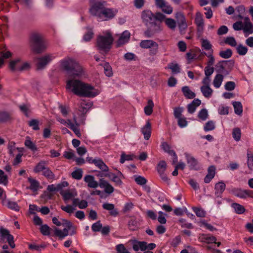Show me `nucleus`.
I'll use <instances>...</instances> for the list:
<instances>
[{
    "label": "nucleus",
    "instance_id": "obj_1",
    "mask_svg": "<svg viewBox=\"0 0 253 253\" xmlns=\"http://www.w3.org/2000/svg\"><path fill=\"white\" fill-rule=\"evenodd\" d=\"M141 18L145 25H151L144 33L145 37L151 38L156 34L162 31L161 22L165 19V15L164 14L160 12L154 14L151 10L146 9L142 11Z\"/></svg>",
    "mask_w": 253,
    "mask_h": 253
},
{
    "label": "nucleus",
    "instance_id": "obj_2",
    "mask_svg": "<svg viewBox=\"0 0 253 253\" xmlns=\"http://www.w3.org/2000/svg\"><path fill=\"white\" fill-rule=\"evenodd\" d=\"M105 1L94 0H90L89 12L90 14L96 18L98 21L110 20L116 16L118 10L116 8H109L106 6Z\"/></svg>",
    "mask_w": 253,
    "mask_h": 253
},
{
    "label": "nucleus",
    "instance_id": "obj_3",
    "mask_svg": "<svg viewBox=\"0 0 253 253\" xmlns=\"http://www.w3.org/2000/svg\"><path fill=\"white\" fill-rule=\"evenodd\" d=\"M66 88L81 96L92 97L98 94L97 91L93 86L78 80H69L67 82Z\"/></svg>",
    "mask_w": 253,
    "mask_h": 253
},
{
    "label": "nucleus",
    "instance_id": "obj_4",
    "mask_svg": "<svg viewBox=\"0 0 253 253\" xmlns=\"http://www.w3.org/2000/svg\"><path fill=\"white\" fill-rule=\"evenodd\" d=\"M60 68L71 78L80 77L84 74L83 67L75 59L66 57L60 61Z\"/></svg>",
    "mask_w": 253,
    "mask_h": 253
},
{
    "label": "nucleus",
    "instance_id": "obj_5",
    "mask_svg": "<svg viewBox=\"0 0 253 253\" xmlns=\"http://www.w3.org/2000/svg\"><path fill=\"white\" fill-rule=\"evenodd\" d=\"M62 223L56 217L52 218V222L56 226L63 225L65 226L64 229L61 230L56 227H54V234L60 239H63L68 236L74 235L76 233V227L74 226L71 222L66 219H62Z\"/></svg>",
    "mask_w": 253,
    "mask_h": 253
},
{
    "label": "nucleus",
    "instance_id": "obj_6",
    "mask_svg": "<svg viewBox=\"0 0 253 253\" xmlns=\"http://www.w3.org/2000/svg\"><path fill=\"white\" fill-rule=\"evenodd\" d=\"M29 45L31 50L37 54L43 52L47 46L42 36L37 33H33L30 35Z\"/></svg>",
    "mask_w": 253,
    "mask_h": 253
},
{
    "label": "nucleus",
    "instance_id": "obj_7",
    "mask_svg": "<svg viewBox=\"0 0 253 253\" xmlns=\"http://www.w3.org/2000/svg\"><path fill=\"white\" fill-rule=\"evenodd\" d=\"M113 42V38L110 33H107L105 36H99L96 39V47L100 51L108 52L111 48Z\"/></svg>",
    "mask_w": 253,
    "mask_h": 253
},
{
    "label": "nucleus",
    "instance_id": "obj_8",
    "mask_svg": "<svg viewBox=\"0 0 253 253\" xmlns=\"http://www.w3.org/2000/svg\"><path fill=\"white\" fill-rule=\"evenodd\" d=\"M8 67L13 72H22L29 70L30 68V65L27 62H23L21 58L18 57L10 60Z\"/></svg>",
    "mask_w": 253,
    "mask_h": 253
},
{
    "label": "nucleus",
    "instance_id": "obj_9",
    "mask_svg": "<svg viewBox=\"0 0 253 253\" xmlns=\"http://www.w3.org/2000/svg\"><path fill=\"white\" fill-rule=\"evenodd\" d=\"M244 23L242 21H237L233 24V28L236 31L243 30L244 33L252 34L253 33V25L249 17H245Z\"/></svg>",
    "mask_w": 253,
    "mask_h": 253
},
{
    "label": "nucleus",
    "instance_id": "obj_10",
    "mask_svg": "<svg viewBox=\"0 0 253 253\" xmlns=\"http://www.w3.org/2000/svg\"><path fill=\"white\" fill-rule=\"evenodd\" d=\"M55 57L52 54H46L38 58L37 68L39 69H42L49 63Z\"/></svg>",
    "mask_w": 253,
    "mask_h": 253
},
{
    "label": "nucleus",
    "instance_id": "obj_11",
    "mask_svg": "<svg viewBox=\"0 0 253 253\" xmlns=\"http://www.w3.org/2000/svg\"><path fill=\"white\" fill-rule=\"evenodd\" d=\"M0 236H1V239H6V241L11 248H15V244L14 242L13 236L10 234L8 230L4 229L3 227H0Z\"/></svg>",
    "mask_w": 253,
    "mask_h": 253
},
{
    "label": "nucleus",
    "instance_id": "obj_12",
    "mask_svg": "<svg viewBox=\"0 0 253 253\" xmlns=\"http://www.w3.org/2000/svg\"><path fill=\"white\" fill-rule=\"evenodd\" d=\"M231 192L235 196L240 198L245 199L247 197L253 198V191L250 190L233 188L231 190Z\"/></svg>",
    "mask_w": 253,
    "mask_h": 253
},
{
    "label": "nucleus",
    "instance_id": "obj_13",
    "mask_svg": "<svg viewBox=\"0 0 253 253\" xmlns=\"http://www.w3.org/2000/svg\"><path fill=\"white\" fill-rule=\"evenodd\" d=\"M175 18L178 24L180 32L184 31L187 28L185 16L181 12H176L175 14Z\"/></svg>",
    "mask_w": 253,
    "mask_h": 253
},
{
    "label": "nucleus",
    "instance_id": "obj_14",
    "mask_svg": "<svg viewBox=\"0 0 253 253\" xmlns=\"http://www.w3.org/2000/svg\"><path fill=\"white\" fill-rule=\"evenodd\" d=\"M140 46L142 48L153 47V53L155 54L158 52V44L152 40H143L140 43Z\"/></svg>",
    "mask_w": 253,
    "mask_h": 253
},
{
    "label": "nucleus",
    "instance_id": "obj_15",
    "mask_svg": "<svg viewBox=\"0 0 253 253\" xmlns=\"http://www.w3.org/2000/svg\"><path fill=\"white\" fill-rule=\"evenodd\" d=\"M99 186L100 188L104 189L105 193L109 194L112 193L114 191L113 187L103 178L100 179Z\"/></svg>",
    "mask_w": 253,
    "mask_h": 253
},
{
    "label": "nucleus",
    "instance_id": "obj_16",
    "mask_svg": "<svg viewBox=\"0 0 253 253\" xmlns=\"http://www.w3.org/2000/svg\"><path fill=\"white\" fill-rule=\"evenodd\" d=\"M130 34L128 31H124L117 42V46H120L128 42L130 39Z\"/></svg>",
    "mask_w": 253,
    "mask_h": 253
},
{
    "label": "nucleus",
    "instance_id": "obj_17",
    "mask_svg": "<svg viewBox=\"0 0 253 253\" xmlns=\"http://www.w3.org/2000/svg\"><path fill=\"white\" fill-rule=\"evenodd\" d=\"M226 185L222 182L220 181L216 183L214 186L215 195L216 197H221L222 194L225 189Z\"/></svg>",
    "mask_w": 253,
    "mask_h": 253
},
{
    "label": "nucleus",
    "instance_id": "obj_18",
    "mask_svg": "<svg viewBox=\"0 0 253 253\" xmlns=\"http://www.w3.org/2000/svg\"><path fill=\"white\" fill-rule=\"evenodd\" d=\"M84 181L87 183L88 187L96 188L99 186V183L95 180L94 177L92 175H85L84 177Z\"/></svg>",
    "mask_w": 253,
    "mask_h": 253
},
{
    "label": "nucleus",
    "instance_id": "obj_19",
    "mask_svg": "<svg viewBox=\"0 0 253 253\" xmlns=\"http://www.w3.org/2000/svg\"><path fill=\"white\" fill-rule=\"evenodd\" d=\"M141 132L146 140L150 138L151 134V124L149 121H148L146 125L141 128Z\"/></svg>",
    "mask_w": 253,
    "mask_h": 253
},
{
    "label": "nucleus",
    "instance_id": "obj_20",
    "mask_svg": "<svg viewBox=\"0 0 253 253\" xmlns=\"http://www.w3.org/2000/svg\"><path fill=\"white\" fill-rule=\"evenodd\" d=\"M65 201L72 200L77 195V192L74 190H68L61 193Z\"/></svg>",
    "mask_w": 253,
    "mask_h": 253
},
{
    "label": "nucleus",
    "instance_id": "obj_21",
    "mask_svg": "<svg viewBox=\"0 0 253 253\" xmlns=\"http://www.w3.org/2000/svg\"><path fill=\"white\" fill-rule=\"evenodd\" d=\"M181 91L184 96L186 99H193L195 97L196 94L190 90V88L188 86H184L181 88Z\"/></svg>",
    "mask_w": 253,
    "mask_h": 253
},
{
    "label": "nucleus",
    "instance_id": "obj_22",
    "mask_svg": "<svg viewBox=\"0 0 253 253\" xmlns=\"http://www.w3.org/2000/svg\"><path fill=\"white\" fill-rule=\"evenodd\" d=\"M201 103L200 100L194 99L191 103L187 105L188 112L190 114H193L195 111L196 107L199 106Z\"/></svg>",
    "mask_w": 253,
    "mask_h": 253
},
{
    "label": "nucleus",
    "instance_id": "obj_23",
    "mask_svg": "<svg viewBox=\"0 0 253 253\" xmlns=\"http://www.w3.org/2000/svg\"><path fill=\"white\" fill-rule=\"evenodd\" d=\"M2 204L6 205L9 209L14 210L16 211H19V207L16 203L12 201H10L6 199V196H4V198L2 199Z\"/></svg>",
    "mask_w": 253,
    "mask_h": 253
},
{
    "label": "nucleus",
    "instance_id": "obj_24",
    "mask_svg": "<svg viewBox=\"0 0 253 253\" xmlns=\"http://www.w3.org/2000/svg\"><path fill=\"white\" fill-rule=\"evenodd\" d=\"M73 206L78 207L80 209H83L86 208L88 206L87 202L85 200H80L78 198L73 199Z\"/></svg>",
    "mask_w": 253,
    "mask_h": 253
},
{
    "label": "nucleus",
    "instance_id": "obj_25",
    "mask_svg": "<svg viewBox=\"0 0 253 253\" xmlns=\"http://www.w3.org/2000/svg\"><path fill=\"white\" fill-rule=\"evenodd\" d=\"M93 164L103 172H107L109 170L108 167L100 159H97L96 161L93 162Z\"/></svg>",
    "mask_w": 253,
    "mask_h": 253
},
{
    "label": "nucleus",
    "instance_id": "obj_26",
    "mask_svg": "<svg viewBox=\"0 0 253 253\" xmlns=\"http://www.w3.org/2000/svg\"><path fill=\"white\" fill-rule=\"evenodd\" d=\"M92 104L91 102L82 100L80 103V111L83 114H85L88 109L91 107Z\"/></svg>",
    "mask_w": 253,
    "mask_h": 253
},
{
    "label": "nucleus",
    "instance_id": "obj_27",
    "mask_svg": "<svg viewBox=\"0 0 253 253\" xmlns=\"http://www.w3.org/2000/svg\"><path fill=\"white\" fill-rule=\"evenodd\" d=\"M216 71L218 72L225 75H228L229 74V71L225 69L226 68V65L225 63V61L219 62L216 65Z\"/></svg>",
    "mask_w": 253,
    "mask_h": 253
},
{
    "label": "nucleus",
    "instance_id": "obj_28",
    "mask_svg": "<svg viewBox=\"0 0 253 253\" xmlns=\"http://www.w3.org/2000/svg\"><path fill=\"white\" fill-rule=\"evenodd\" d=\"M12 120L11 114L5 111H0V123H5Z\"/></svg>",
    "mask_w": 253,
    "mask_h": 253
},
{
    "label": "nucleus",
    "instance_id": "obj_29",
    "mask_svg": "<svg viewBox=\"0 0 253 253\" xmlns=\"http://www.w3.org/2000/svg\"><path fill=\"white\" fill-rule=\"evenodd\" d=\"M47 162L44 161H41L35 167L34 171L36 173H39L41 171L43 172L47 168Z\"/></svg>",
    "mask_w": 253,
    "mask_h": 253
},
{
    "label": "nucleus",
    "instance_id": "obj_30",
    "mask_svg": "<svg viewBox=\"0 0 253 253\" xmlns=\"http://www.w3.org/2000/svg\"><path fill=\"white\" fill-rule=\"evenodd\" d=\"M28 181L30 183L29 189L32 190L33 192L37 191L40 187V183L36 179H33L31 177L28 178Z\"/></svg>",
    "mask_w": 253,
    "mask_h": 253
},
{
    "label": "nucleus",
    "instance_id": "obj_31",
    "mask_svg": "<svg viewBox=\"0 0 253 253\" xmlns=\"http://www.w3.org/2000/svg\"><path fill=\"white\" fill-rule=\"evenodd\" d=\"M104 175L106 177H110L111 180L117 185H121L123 183L121 178L113 173L105 174Z\"/></svg>",
    "mask_w": 253,
    "mask_h": 253
},
{
    "label": "nucleus",
    "instance_id": "obj_32",
    "mask_svg": "<svg viewBox=\"0 0 253 253\" xmlns=\"http://www.w3.org/2000/svg\"><path fill=\"white\" fill-rule=\"evenodd\" d=\"M223 76L221 74H217L213 81V84L216 88H219L223 81Z\"/></svg>",
    "mask_w": 253,
    "mask_h": 253
},
{
    "label": "nucleus",
    "instance_id": "obj_33",
    "mask_svg": "<svg viewBox=\"0 0 253 253\" xmlns=\"http://www.w3.org/2000/svg\"><path fill=\"white\" fill-rule=\"evenodd\" d=\"M201 91L203 95L206 98H210L213 92L212 89L210 86H202L201 87Z\"/></svg>",
    "mask_w": 253,
    "mask_h": 253
},
{
    "label": "nucleus",
    "instance_id": "obj_34",
    "mask_svg": "<svg viewBox=\"0 0 253 253\" xmlns=\"http://www.w3.org/2000/svg\"><path fill=\"white\" fill-rule=\"evenodd\" d=\"M154 106L153 101L151 99L148 101V104L144 107V112L147 116H150L152 114L153 111V107Z\"/></svg>",
    "mask_w": 253,
    "mask_h": 253
},
{
    "label": "nucleus",
    "instance_id": "obj_35",
    "mask_svg": "<svg viewBox=\"0 0 253 253\" xmlns=\"http://www.w3.org/2000/svg\"><path fill=\"white\" fill-rule=\"evenodd\" d=\"M24 144L26 147L32 151L34 152L37 151L36 145L31 140L29 137H26Z\"/></svg>",
    "mask_w": 253,
    "mask_h": 253
},
{
    "label": "nucleus",
    "instance_id": "obj_36",
    "mask_svg": "<svg viewBox=\"0 0 253 253\" xmlns=\"http://www.w3.org/2000/svg\"><path fill=\"white\" fill-rule=\"evenodd\" d=\"M168 68L171 70L172 73L174 74L180 72V68L178 64L174 62L168 64Z\"/></svg>",
    "mask_w": 253,
    "mask_h": 253
},
{
    "label": "nucleus",
    "instance_id": "obj_37",
    "mask_svg": "<svg viewBox=\"0 0 253 253\" xmlns=\"http://www.w3.org/2000/svg\"><path fill=\"white\" fill-rule=\"evenodd\" d=\"M17 151L19 152L18 154H17L15 158V159L13 160V165H16L20 163L21 162V157L23 155V148H17Z\"/></svg>",
    "mask_w": 253,
    "mask_h": 253
},
{
    "label": "nucleus",
    "instance_id": "obj_38",
    "mask_svg": "<svg viewBox=\"0 0 253 253\" xmlns=\"http://www.w3.org/2000/svg\"><path fill=\"white\" fill-rule=\"evenodd\" d=\"M162 147L164 151L171 156H175V153L172 150H171L170 146L168 143L164 142L162 144Z\"/></svg>",
    "mask_w": 253,
    "mask_h": 253
},
{
    "label": "nucleus",
    "instance_id": "obj_39",
    "mask_svg": "<svg viewBox=\"0 0 253 253\" xmlns=\"http://www.w3.org/2000/svg\"><path fill=\"white\" fill-rule=\"evenodd\" d=\"M233 105L234 108L235 113L237 115H241L243 112V107L240 102H234Z\"/></svg>",
    "mask_w": 253,
    "mask_h": 253
},
{
    "label": "nucleus",
    "instance_id": "obj_40",
    "mask_svg": "<svg viewBox=\"0 0 253 253\" xmlns=\"http://www.w3.org/2000/svg\"><path fill=\"white\" fill-rule=\"evenodd\" d=\"M232 207L235 210V212L238 214H242L245 211V208L237 203H233L232 205Z\"/></svg>",
    "mask_w": 253,
    "mask_h": 253
},
{
    "label": "nucleus",
    "instance_id": "obj_41",
    "mask_svg": "<svg viewBox=\"0 0 253 253\" xmlns=\"http://www.w3.org/2000/svg\"><path fill=\"white\" fill-rule=\"evenodd\" d=\"M28 125L30 127H31L33 130H38L40 129L39 127V121L37 119H32L28 122Z\"/></svg>",
    "mask_w": 253,
    "mask_h": 253
},
{
    "label": "nucleus",
    "instance_id": "obj_42",
    "mask_svg": "<svg viewBox=\"0 0 253 253\" xmlns=\"http://www.w3.org/2000/svg\"><path fill=\"white\" fill-rule=\"evenodd\" d=\"M42 175L48 179L53 180L55 179V175L48 167L42 172Z\"/></svg>",
    "mask_w": 253,
    "mask_h": 253
},
{
    "label": "nucleus",
    "instance_id": "obj_43",
    "mask_svg": "<svg viewBox=\"0 0 253 253\" xmlns=\"http://www.w3.org/2000/svg\"><path fill=\"white\" fill-rule=\"evenodd\" d=\"M164 20H165V22L166 25L169 29H170L171 30H173L175 28L176 21L174 19H173L172 18H166L165 17V19Z\"/></svg>",
    "mask_w": 253,
    "mask_h": 253
},
{
    "label": "nucleus",
    "instance_id": "obj_44",
    "mask_svg": "<svg viewBox=\"0 0 253 253\" xmlns=\"http://www.w3.org/2000/svg\"><path fill=\"white\" fill-rule=\"evenodd\" d=\"M232 136L233 138L236 141H239L241 139V131L239 127L234 128L232 131Z\"/></svg>",
    "mask_w": 253,
    "mask_h": 253
},
{
    "label": "nucleus",
    "instance_id": "obj_45",
    "mask_svg": "<svg viewBox=\"0 0 253 253\" xmlns=\"http://www.w3.org/2000/svg\"><path fill=\"white\" fill-rule=\"evenodd\" d=\"M237 53L240 55H245L248 52V48L242 44H239L236 47Z\"/></svg>",
    "mask_w": 253,
    "mask_h": 253
},
{
    "label": "nucleus",
    "instance_id": "obj_46",
    "mask_svg": "<svg viewBox=\"0 0 253 253\" xmlns=\"http://www.w3.org/2000/svg\"><path fill=\"white\" fill-rule=\"evenodd\" d=\"M213 54V50H211V51H210L208 53H206L204 52V54L206 55L209 58V61L207 63V66H210L212 67V65L214 63V58L213 56L212 55Z\"/></svg>",
    "mask_w": 253,
    "mask_h": 253
},
{
    "label": "nucleus",
    "instance_id": "obj_47",
    "mask_svg": "<svg viewBox=\"0 0 253 253\" xmlns=\"http://www.w3.org/2000/svg\"><path fill=\"white\" fill-rule=\"evenodd\" d=\"M12 56V53L10 51L1 52L0 56V67L3 64V59H7Z\"/></svg>",
    "mask_w": 253,
    "mask_h": 253
},
{
    "label": "nucleus",
    "instance_id": "obj_48",
    "mask_svg": "<svg viewBox=\"0 0 253 253\" xmlns=\"http://www.w3.org/2000/svg\"><path fill=\"white\" fill-rule=\"evenodd\" d=\"M83 170L81 169H78L72 173V177L77 180H80L83 176Z\"/></svg>",
    "mask_w": 253,
    "mask_h": 253
},
{
    "label": "nucleus",
    "instance_id": "obj_49",
    "mask_svg": "<svg viewBox=\"0 0 253 253\" xmlns=\"http://www.w3.org/2000/svg\"><path fill=\"white\" fill-rule=\"evenodd\" d=\"M167 168V164L164 161H161L157 166V171L159 174L164 173Z\"/></svg>",
    "mask_w": 253,
    "mask_h": 253
},
{
    "label": "nucleus",
    "instance_id": "obj_50",
    "mask_svg": "<svg viewBox=\"0 0 253 253\" xmlns=\"http://www.w3.org/2000/svg\"><path fill=\"white\" fill-rule=\"evenodd\" d=\"M195 23L197 26L204 25L202 15L199 12L196 13Z\"/></svg>",
    "mask_w": 253,
    "mask_h": 253
},
{
    "label": "nucleus",
    "instance_id": "obj_51",
    "mask_svg": "<svg viewBox=\"0 0 253 253\" xmlns=\"http://www.w3.org/2000/svg\"><path fill=\"white\" fill-rule=\"evenodd\" d=\"M201 44L202 46L204 48V49L207 50H212L211 49L212 45L211 44L210 42L207 40L201 39Z\"/></svg>",
    "mask_w": 253,
    "mask_h": 253
},
{
    "label": "nucleus",
    "instance_id": "obj_52",
    "mask_svg": "<svg viewBox=\"0 0 253 253\" xmlns=\"http://www.w3.org/2000/svg\"><path fill=\"white\" fill-rule=\"evenodd\" d=\"M219 55L223 58H229L232 55V51L230 49H227L224 51H221L219 52Z\"/></svg>",
    "mask_w": 253,
    "mask_h": 253
},
{
    "label": "nucleus",
    "instance_id": "obj_53",
    "mask_svg": "<svg viewBox=\"0 0 253 253\" xmlns=\"http://www.w3.org/2000/svg\"><path fill=\"white\" fill-rule=\"evenodd\" d=\"M8 183L7 176L2 170L0 169V184L6 185Z\"/></svg>",
    "mask_w": 253,
    "mask_h": 253
},
{
    "label": "nucleus",
    "instance_id": "obj_54",
    "mask_svg": "<svg viewBox=\"0 0 253 253\" xmlns=\"http://www.w3.org/2000/svg\"><path fill=\"white\" fill-rule=\"evenodd\" d=\"M215 128V124L212 121H208L204 126V130L206 131L213 130Z\"/></svg>",
    "mask_w": 253,
    "mask_h": 253
},
{
    "label": "nucleus",
    "instance_id": "obj_55",
    "mask_svg": "<svg viewBox=\"0 0 253 253\" xmlns=\"http://www.w3.org/2000/svg\"><path fill=\"white\" fill-rule=\"evenodd\" d=\"M224 42L225 43L228 44L232 46H236L237 44L235 39L233 37H228L225 40Z\"/></svg>",
    "mask_w": 253,
    "mask_h": 253
},
{
    "label": "nucleus",
    "instance_id": "obj_56",
    "mask_svg": "<svg viewBox=\"0 0 253 253\" xmlns=\"http://www.w3.org/2000/svg\"><path fill=\"white\" fill-rule=\"evenodd\" d=\"M40 230L43 235H49L50 234L51 228L47 225L44 224L41 226Z\"/></svg>",
    "mask_w": 253,
    "mask_h": 253
},
{
    "label": "nucleus",
    "instance_id": "obj_57",
    "mask_svg": "<svg viewBox=\"0 0 253 253\" xmlns=\"http://www.w3.org/2000/svg\"><path fill=\"white\" fill-rule=\"evenodd\" d=\"M187 160L190 169H194L197 164L196 160L192 157H188Z\"/></svg>",
    "mask_w": 253,
    "mask_h": 253
},
{
    "label": "nucleus",
    "instance_id": "obj_58",
    "mask_svg": "<svg viewBox=\"0 0 253 253\" xmlns=\"http://www.w3.org/2000/svg\"><path fill=\"white\" fill-rule=\"evenodd\" d=\"M104 71L105 75L108 77H111L112 76L113 73L112 68L109 64L107 63H105L104 65Z\"/></svg>",
    "mask_w": 253,
    "mask_h": 253
},
{
    "label": "nucleus",
    "instance_id": "obj_59",
    "mask_svg": "<svg viewBox=\"0 0 253 253\" xmlns=\"http://www.w3.org/2000/svg\"><path fill=\"white\" fill-rule=\"evenodd\" d=\"M192 209L197 216L200 217L205 216L206 212L203 209L196 207H193Z\"/></svg>",
    "mask_w": 253,
    "mask_h": 253
},
{
    "label": "nucleus",
    "instance_id": "obj_60",
    "mask_svg": "<svg viewBox=\"0 0 253 253\" xmlns=\"http://www.w3.org/2000/svg\"><path fill=\"white\" fill-rule=\"evenodd\" d=\"M236 84L232 81L227 82L225 84V89L228 91H232L235 88Z\"/></svg>",
    "mask_w": 253,
    "mask_h": 253
},
{
    "label": "nucleus",
    "instance_id": "obj_61",
    "mask_svg": "<svg viewBox=\"0 0 253 253\" xmlns=\"http://www.w3.org/2000/svg\"><path fill=\"white\" fill-rule=\"evenodd\" d=\"M93 35L92 30L91 29H88L84 36V40L85 42L89 41L92 38Z\"/></svg>",
    "mask_w": 253,
    "mask_h": 253
},
{
    "label": "nucleus",
    "instance_id": "obj_62",
    "mask_svg": "<svg viewBox=\"0 0 253 253\" xmlns=\"http://www.w3.org/2000/svg\"><path fill=\"white\" fill-rule=\"evenodd\" d=\"M208 116V111L206 109H202L198 114V117L202 120H206Z\"/></svg>",
    "mask_w": 253,
    "mask_h": 253
},
{
    "label": "nucleus",
    "instance_id": "obj_63",
    "mask_svg": "<svg viewBox=\"0 0 253 253\" xmlns=\"http://www.w3.org/2000/svg\"><path fill=\"white\" fill-rule=\"evenodd\" d=\"M218 113L222 115H227L229 113V108L226 106L221 105L219 107Z\"/></svg>",
    "mask_w": 253,
    "mask_h": 253
},
{
    "label": "nucleus",
    "instance_id": "obj_64",
    "mask_svg": "<svg viewBox=\"0 0 253 253\" xmlns=\"http://www.w3.org/2000/svg\"><path fill=\"white\" fill-rule=\"evenodd\" d=\"M116 250L118 253H130L123 244H119L116 246Z\"/></svg>",
    "mask_w": 253,
    "mask_h": 253
}]
</instances>
